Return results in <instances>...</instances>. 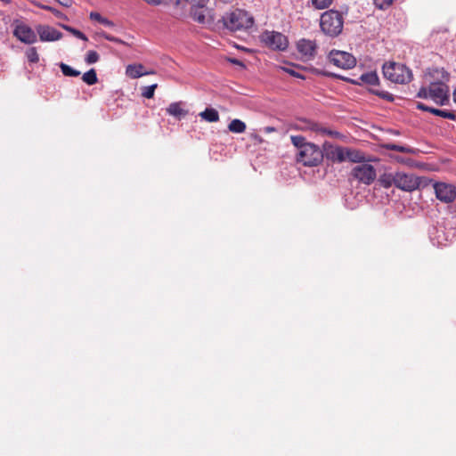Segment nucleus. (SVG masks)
Returning <instances> with one entry per match:
<instances>
[{
  "label": "nucleus",
  "mask_w": 456,
  "mask_h": 456,
  "mask_svg": "<svg viewBox=\"0 0 456 456\" xmlns=\"http://www.w3.org/2000/svg\"><path fill=\"white\" fill-rule=\"evenodd\" d=\"M291 143L297 149V161L305 167H317L324 158L323 151L316 144L307 142L304 136L290 135Z\"/></svg>",
  "instance_id": "f257e3e1"
},
{
  "label": "nucleus",
  "mask_w": 456,
  "mask_h": 456,
  "mask_svg": "<svg viewBox=\"0 0 456 456\" xmlns=\"http://www.w3.org/2000/svg\"><path fill=\"white\" fill-rule=\"evenodd\" d=\"M343 24V16L338 11L329 10L321 15L320 27L327 36H338L342 32Z\"/></svg>",
  "instance_id": "f03ea898"
},
{
  "label": "nucleus",
  "mask_w": 456,
  "mask_h": 456,
  "mask_svg": "<svg viewBox=\"0 0 456 456\" xmlns=\"http://www.w3.org/2000/svg\"><path fill=\"white\" fill-rule=\"evenodd\" d=\"M384 77L395 84H407L413 76L411 70L404 64L398 62H387L382 67Z\"/></svg>",
  "instance_id": "7ed1b4c3"
},
{
  "label": "nucleus",
  "mask_w": 456,
  "mask_h": 456,
  "mask_svg": "<svg viewBox=\"0 0 456 456\" xmlns=\"http://www.w3.org/2000/svg\"><path fill=\"white\" fill-rule=\"evenodd\" d=\"M224 26L232 30L248 29L253 26L254 20L247 12L237 9L223 17Z\"/></svg>",
  "instance_id": "20e7f679"
},
{
  "label": "nucleus",
  "mask_w": 456,
  "mask_h": 456,
  "mask_svg": "<svg viewBox=\"0 0 456 456\" xmlns=\"http://www.w3.org/2000/svg\"><path fill=\"white\" fill-rule=\"evenodd\" d=\"M350 175L360 183L370 185L376 180L377 172L372 165L363 162L353 167Z\"/></svg>",
  "instance_id": "39448f33"
},
{
  "label": "nucleus",
  "mask_w": 456,
  "mask_h": 456,
  "mask_svg": "<svg viewBox=\"0 0 456 456\" xmlns=\"http://www.w3.org/2000/svg\"><path fill=\"white\" fill-rule=\"evenodd\" d=\"M261 42L272 50L284 51L288 48L289 41L286 36L276 31H265L260 36Z\"/></svg>",
  "instance_id": "423d86ee"
},
{
  "label": "nucleus",
  "mask_w": 456,
  "mask_h": 456,
  "mask_svg": "<svg viewBox=\"0 0 456 456\" xmlns=\"http://www.w3.org/2000/svg\"><path fill=\"white\" fill-rule=\"evenodd\" d=\"M420 184L419 177L413 174L403 172L395 173L394 185L405 191H412L419 188Z\"/></svg>",
  "instance_id": "0eeeda50"
},
{
  "label": "nucleus",
  "mask_w": 456,
  "mask_h": 456,
  "mask_svg": "<svg viewBox=\"0 0 456 456\" xmlns=\"http://www.w3.org/2000/svg\"><path fill=\"white\" fill-rule=\"evenodd\" d=\"M294 128L301 131H312L317 134L329 135L331 137H339L340 134L336 131H332L321 124L316 123L308 119H299L295 125Z\"/></svg>",
  "instance_id": "6e6552de"
},
{
  "label": "nucleus",
  "mask_w": 456,
  "mask_h": 456,
  "mask_svg": "<svg viewBox=\"0 0 456 456\" xmlns=\"http://www.w3.org/2000/svg\"><path fill=\"white\" fill-rule=\"evenodd\" d=\"M13 24L12 33L18 40L27 45H32L37 41V33L28 25L17 20H14Z\"/></svg>",
  "instance_id": "1a4fd4ad"
},
{
  "label": "nucleus",
  "mask_w": 456,
  "mask_h": 456,
  "mask_svg": "<svg viewBox=\"0 0 456 456\" xmlns=\"http://www.w3.org/2000/svg\"><path fill=\"white\" fill-rule=\"evenodd\" d=\"M428 95L438 105L449 102V87L442 82H434L428 86Z\"/></svg>",
  "instance_id": "9d476101"
},
{
  "label": "nucleus",
  "mask_w": 456,
  "mask_h": 456,
  "mask_svg": "<svg viewBox=\"0 0 456 456\" xmlns=\"http://www.w3.org/2000/svg\"><path fill=\"white\" fill-rule=\"evenodd\" d=\"M330 61L343 69H349L355 66L356 60L349 53L338 50H332L329 54Z\"/></svg>",
  "instance_id": "9b49d317"
},
{
  "label": "nucleus",
  "mask_w": 456,
  "mask_h": 456,
  "mask_svg": "<svg viewBox=\"0 0 456 456\" xmlns=\"http://www.w3.org/2000/svg\"><path fill=\"white\" fill-rule=\"evenodd\" d=\"M436 197L442 202L451 203L456 199V187L452 183L436 182L433 185Z\"/></svg>",
  "instance_id": "f8f14e48"
},
{
  "label": "nucleus",
  "mask_w": 456,
  "mask_h": 456,
  "mask_svg": "<svg viewBox=\"0 0 456 456\" xmlns=\"http://www.w3.org/2000/svg\"><path fill=\"white\" fill-rule=\"evenodd\" d=\"M297 50L303 61H309L316 55L317 44L314 40L301 38L297 42Z\"/></svg>",
  "instance_id": "ddd939ff"
},
{
  "label": "nucleus",
  "mask_w": 456,
  "mask_h": 456,
  "mask_svg": "<svg viewBox=\"0 0 456 456\" xmlns=\"http://www.w3.org/2000/svg\"><path fill=\"white\" fill-rule=\"evenodd\" d=\"M345 149L340 146H333L331 143L325 142L322 151L328 159L333 162H343L346 160Z\"/></svg>",
  "instance_id": "4468645a"
},
{
  "label": "nucleus",
  "mask_w": 456,
  "mask_h": 456,
  "mask_svg": "<svg viewBox=\"0 0 456 456\" xmlns=\"http://www.w3.org/2000/svg\"><path fill=\"white\" fill-rule=\"evenodd\" d=\"M37 33L43 42L57 41L62 37V34L60 31L47 25H38L37 27Z\"/></svg>",
  "instance_id": "2eb2a0df"
},
{
  "label": "nucleus",
  "mask_w": 456,
  "mask_h": 456,
  "mask_svg": "<svg viewBox=\"0 0 456 456\" xmlns=\"http://www.w3.org/2000/svg\"><path fill=\"white\" fill-rule=\"evenodd\" d=\"M155 74L154 70H145L141 63L129 64L126 68V75L130 78H139L142 76Z\"/></svg>",
  "instance_id": "dca6fc26"
},
{
  "label": "nucleus",
  "mask_w": 456,
  "mask_h": 456,
  "mask_svg": "<svg viewBox=\"0 0 456 456\" xmlns=\"http://www.w3.org/2000/svg\"><path fill=\"white\" fill-rule=\"evenodd\" d=\"M345 150L346 159H348L351 162L362 164L370 160L366 157L365 153L361 151L349 148H346Z\"/></svg>",
  "instance_id": "f3484780"
},
{
  "label": "nucleus",
  "mask_w": 456,
  "mask_h": 456,
  "mask_svg": "<svg viewBox=\"0 0 456 456\" xmlns=\"http://www.w3.org/2000/svg\"><path fill=\"white\" fill-rule=\"evenodd\" d=\"M167 113L181 119L188 114V111L183 108V102H179L170 103L167 108Z\"/></svg>",
  "instance_id": "a211bd4d"
},
{
  "label": "nucleus",
  "mask_w": 456,
  "mask_h": 456,
  "mask_svg": "<svg viewBox=\"0 0 456 456\" xmlns=\"http://www.w3.org/2000/svg\"><path fill=\"white\" fill-rule=\"evenodd\" d=\"M200 117L208 122H217L219 120V113L213 108H207L200 113Z\"/></svg>",
  "instance_id": "6ab92c4d"
},
{
  "label": "nucleus",
  "mask_w": 456,
  "mask_h": 456,
  "mask_svg": "<svg viewBox=\"0 0 456 456\" xmlns=\"http://www.w3.org/2000/svg\"><path fill=\"white\" fill-rule=\"evenodd\" d=\"M247 126L240 119H232L228 125V129L232 133L241 134L246 131Z\"/></svg>",
  "instance_id": "aec40b11"
},
{
  "label": "nucleus",
  "mask_w": 456,
  "mask_h": 456,
  "mask_svg": "<svg viewBox=\"0 0 456 456\" xmlns=\"http://www.w3.org/2000/svg\"><path fill=\"white\" fill-rule=\"evenodd\" d=\"M82 80L89 86H93V85L96 84L98 81V78H97V74H96L95 69H91L90 70L84 73L82 76Z\"/></svg>",
  "instance_id": "412c9836"
},
{
  "label": "nucleus",
  "mask_w": 456,
  "mask_h": 456,
  "mask_svg": "<svg viewBox=\"0 0 456 456\" xmlns=\"http://www.w3.org/2000/svg\"><path fill=\"white\" fill-rule=\"evenodd\" d=\"M385 149L394 151L401 153H413L414 150L406 146H402L395 143H386L383 146Z\"/></svg>",
  "instance_id": "4be33fe9"
},
{
  "label": "nucleus",
  "mask_w": 456,
  "mask_h": 456,
  "mask_svg": "<svg viewBox=\"0 0 456 456\" xmlns=\"http://www.w3.org/2000/svg\"><path fill=\"white\" fill-rule=\"evenodd\" d=\"M191 14L195 21L202 24L205 23L206 17L202 8L191 7Z\"/></svg>",
  "instance_id": "5701e85b"
},
{
  "label": "nucleus",
  "mask_w": 456,
  "mask_h": 456,
  "mask_svg": "<svg viewBox=\"0 0 456 456\" xmlns=\"http://www.w3.org/2000/svg\"><path fill=\"white\" fill-rule=\"evenodd\" d=\"M60 26L65 29L66 31L71 33L73 36H75L77 38L81 39L83 41H87L88 37L80 30L74 28L70 26L65 25V24H60Z\"/></svg>",
  "instance_id": "b1692460"
},
{
  "label": "nucleus",
  "mask_w": 456,
  "mask_h": 456,
  "mask_svg": "<svg viewBox=\"0 0 456 456\" xmlns=\"http://www.w3.org/2000/svg\"><path fill=\"white\" fill-rule=\"evenodd\" d=\"M361 80L371 86H376L379 84V77L375 72L362 74L361 76Z\"/></svg>",
  "instance_id": "393cba45"
},
{
  "label": "nucleus",
  "mask_w": 456,
  "mask_h": 456,
  "mask_svg": "<svg viewBox=\"0 0 456 456\" xmlns=\"http://www.w3.org/2000/svg\"><path fill=\"white\" fill-rule=\"evenodd\" d=\"M25 54L29 63H37L39 61V54L36 47H29Z\"/></svg>",
  "instance_id": "a878e982"
},
{
  "label": "nucleus",
  "mask_w": 456,
  "mask_h": 456,
  "mask_svg": "<svg viewBox=\"0 0 456 456\" xmlns=\"http://www.w3.org/2000/svg\"><path fill=\"white\" fill-rule=\"evenodd\" d=\"M60 68L62 74L66 77H78L80 75V71L74 69L65 63H61Z\"/></svg>",
  "instance_id": "bb28decb"
},
{
  "label": "nucleus",
  "mask_w": 456,
  "mask_h": 456,
  "mask_svg": "<svg viewBox=\"0 0 456 456\" xmlns=\"http://www.w3.org/2000/svg\"><path fill=\"white\" fill-rule=\"evenodd\" d=\"M333 0H312V5L316 10H323L329 8Z\"/></svg>",
  "instance_id": "cd10ccee"
},
{
  "label": "nucleus",
  "mask_w": 456,
  "mask_h": 456,
  "mask_svg": "<svg viewBox=\"0 0 456 456\" xmlns=\"http://www.w3.org/2000/svg\"><path fill=\"white\" fill-rule=\"evenodd\" d=\"M370 92L373 94H375V95H377V96L380 97L381 99H384V100H386L387 102H392L395 100L393 94H391L390 93H388L387 91H382V90H379V89H370Z\"/></svg>",
  "instance_id": "c85d7f7f"
},
{
  "label": "nucleus",
  "mask_w": 456,
  "mask_h": 456,
  "mask_svg": "<svg viewBox=\"0 0 456 456\" xmlns=\"http://www.w3.org/2000/svg\"><path fill=\"white\" fill-rule=\"evenodd\" d=\"M158 87V84L144 86L142 88V95L146 99H151L154 97L155 89Z\"/></svg>",
  "instance_id": "c756f323"
},
{
  "label": "nucleus",
  "mask_w": 456,
  "mask_h": 456,
  "mask_svg": "<svg viewBox=\"0 0 456 456\" xmlns=\"http://www.w3.org/2000/svg\"><path fill=\"white\" fill-rule=\"evenodd\" d=\"M395 174L384 175L380 177L379 182L385 188H389L394 185Z\"/></svg>",
  "instance_id": "7c9ffc66"
},
{
  "label": "nucleus",
  "mask_w": 456,
  "mask_h": 456,
  "mask_svg": "<svg viewBox=\"0 0 456 456\" xmlns=\"http://www.w3.org/2000/svg\"><path fill=\"white\" fill-rule=\"evenodd\" d=\"M37 6L43 10L50 11V12H52L57 18L65 19V20L67 19L66 15H64L61 11H59L53 7H51V6L45 5V4H38Z\"/></svg>",
  "instance_id": "2f4dec72"
},
{
  "label": "nucleus",
  "mask_w": 456,
  "mask_h": 456,
  "mask_svg": "<svg viewBox=\"0 0 456 456\" xmlns=\"http://www.w3.org/2000/svg\"><path fill=\"white\" fill-rule=\"evenodd\" d=\"M374 4L377 8L380 10H387L389 8L395 0H373Z\"/></svg>",
  "instance_id": "473e14b6"
},
{
  "label": "nucleus",
  "mask_w": 456,
  "mask_h": 456,
  "mask_svg": "<svg viewBox=\"0 0 456 456\" xmlns=\"http://www.w3.org/2000/svg\"><path fill=\"white\" fill-rule=\"evenodd\" d=\"M99 54L96 51L91 50L88 51L86 56V61L88 64L95 63L99 61Z\"/></svg>",
  "instance_id": "72a5a7b5"
},
{
  "label": "nucleus",
  "mask_w": 456,
  "mask_h": 456,
  "mask_svg": "<svg viewBox=\"0 0 456 456\" xmlns=\"http://www.w3.org/2000/svg\"><path fill=\"white\" fill-rule=\"evenodd\" d=\"M417 109L418 110H423V111H427V112H430L436 116L438 115V111H439V109H436V108H433V107H429L422 102H417V105H416Z\"/></svg>",
  "instance_id": "f704fd0d"
},
{
  "label": "nucleus",
  "mask_w": 456,
  "mask_h": 456,
  "mask_svg": "<svg viewBox=\"0 0 456 456\" xmlns=\"http://www.w3.org/2000/svg\"><path fill=\"white\" fill-rule=\"evenodd\" d=\"M437 116L442 117L444 118L450 119V120L456 119L455 113L451 110H439Z\"/></svg>",
  "instance_id": "c9c22d12"
},
{
  "label": "nucleus",
  "mask_w": 456,
  "mask_h": 456,
  "mask_svg": "<svg viewBox=\"0 0 456 456\" xmlns=\"http://www.w3.org/2000/svg\"><path fill=\"white\" fill-rule=\"evenodd\" d=\"M102 37L106 40H108L110 42L117 43V44H121V45H125L126 44L122 39L118 38V37H116L112 36V35L107 34V33H103Z\"/></svg>",
  "instance_id": "e433bc0d"
},
{
  "label": "nucleus",
  "mask_w": 456,
  "mask_h": 456,
  "mask_svg": "<svg viewBox=\"0 0 456 456\" xmlns=\"http://www.w3.org/2000/svg\"><path fill=\"white\" fill-rule=\"evenodd\" d=\"M189 4L192 5V7H200L203 8L208 0H185Z\"/></svg>",
  "instance_id": "4c0bfd02"
},
{
  "label": "nucleus",
  "mask_w": 456,
  "mask_h": 456,
  "mask_svg": "<svg viewBox=\"0 0 456 456\" xmlns=\"http://www.w3.org/2000/svg\"><path fill=\"white\" fill-rule=\"evenodd\" d=\"M417 97L419 98H422V99H428L429 98V95H428V87H424L422 86L418 94H417Z\"/></svg>",
  "instance_id": "58836bf2"
},
{
  "label": "nucleus",
  "mask_w": 456,
  "mask_h": 456,
  "mask_svg": "<svg viewBox=\"0 0 456 456\" xmlns=\"http://www.w3.org/2000/svg\"><path fill=\"white\" fill-rule=\"evenodd\" d=\"M282 69L289 73V75L293 76V77H300V78H304V77L302 75H300L298 72L295 71L294 69H289V68H282Z\"/></svg>",
  "instance_id": "ea45409f"
},
{
  "label": "nucleus",
  "mask_w": 456,
  "mask_h": 456,
  "mask_svg": "<svg viewBox=\"0 0 456 456\" xmlns=\"http://www.w3.org/2000/svg\"><path fill=\"white\" fill-rule=\"evenodd\" d=\"M102 16L99 13V12H92L90 13V19L91 20H96L98 21L99 23L102 22Z\"/></svg>",
  "instance_id": "a19ab883"
},
{
  "label": "nucleus",
  "mask_w": 456,
  "mask_h": 456,
  "mask_svg": "<svg viewBox=\"0 0 456 456\" xmlns=\"http://www.w3.org/2000/svg\"><path fill=\"white\" fill-rule=\"evenodd\" d=\"M144 2H146L148 4H151V5H159L162 4V0H143Z\"/></svg>",
  "instance_id": "79ce46f5"
},
{
  "label": "nucleus",
  "mask_w": 456,
  "mask_h": 456,
  "mask_svg": "<svg viewBox=\"0 0 456 456\" xmlns=\"http://www.w3.org/2000/svg\"><path fill=\"white\" fill-rule=\"evenodd\" d=\"M101 24H103V25L108 26V27H113L114 26V23L111 20H108L107 18H104V17L102 18Z\"/></svg>",
  "instance_id": "37998d69"
},
{
  "label": "nucleus",
  "mask_w": 456,
  "mask_h": 456,
  "mask_svg": "<svg viewBox=\"0 0 456 456\" xmlns=\"http://www.w3.org/2000/svg\"><path fill=\"white\" fill-rule=\"evenodd\" d=\"M61 5L63 6H69V0H57Z\"/></svg>",
  "instance_id": "c03bdc74"
},
{
  "label": "nucleus",
  "mask_w": 456,
  "mask_h": 456,
  "mask_svg": "<svg viewBox=\"0 0 456 456\" xmlns=\"http://www.w3.org/2000/svg\"><path fill=\"white\" fill-rule=\"evenodd\" d=\"M230 61H231V62H232L234 64L244 66L243 63L240 61L237 60V59H232Z\"/></svg>",
  "instance_id": "a18cd8bd"
},
{
  "label": "nucleus",
  "mask_w": 456,
  "mask_h": 456,
  "mask_svg": "<svg viewBox=\"0 0 456 456\" xmlns=\"http://www.w3.org/2000/svg\"><path fill=\"white\" fill-rule=\"evenodd\" d=\"M265 131L266 133H271V132L275 131V128H274V127H272V126H266V127L265 128Z\"/></svg>",
  "instance_id": "49530a36"
},
{
  "label": "nucleus",
  "mask_w": 456,
  "mask_h": 456,
  "mask_svg": "<svg viewBox=\"0 0 456 456\" xmlns=\"http://www.w3.org/2000/svg\"><path fill=\"white\" fill-rule=\"evenodd\" d=\"M453 101L456 103V89L453 92Z\"/></svg>",
  "instance_id": "de8ad7c7"
},
{
  "label": "nucleus",
  "mask_w": 456,
  "mask_h": 456,
  "mask_svg": "<svg viewBox=\"0 0 456 456\" xmlns=\"http://www.w3.org/2000/svg\"><path fill=\"white\" fill-rule=\"evenodd\" d=\"M224 3H231L232 0H221Z\"/></svg>",
  "instance_id": "09e8293b"
},
{
  "label": "nucleus",
  "mask_w": 456,
  "mask_h": 456,
  "mask_svg": "<svg viewBox=\"0 0 456 456\" xmlns=\"http://www.w3.org/2000/svg\"><path fill=\"white\" fill-rule=\"evenodd\" d=\"M175 4L178 5L180 4V0H177Z\"/></svg>",
  "instance_id": "8fccbe9b"
}]
</instances>
